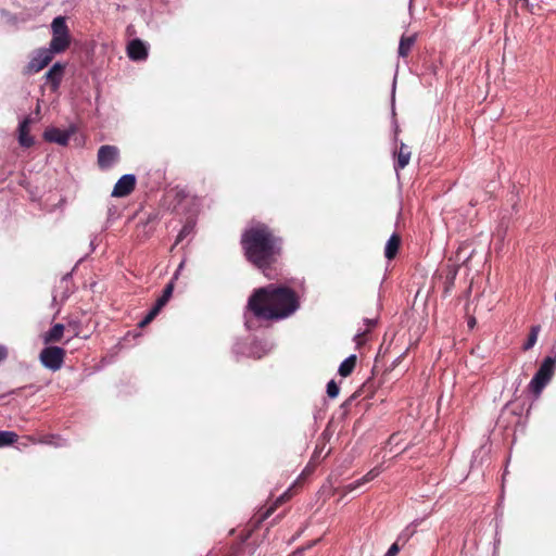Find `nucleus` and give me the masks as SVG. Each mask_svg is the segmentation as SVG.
Segmentation results:
<instances>
[{
  "label": "nucleus",
  "instance_id": "obj_10",
  "mask_svg": "<svg viewBox=\"0 0 556 556\" xmlns=\"http://www.w3.org/2000/svg\"><path fill=\"white\" fill-rule=\"evenodd\" d=\"M43 139L48 142H54L60 146H66L70 140V132L59 128H47L43 132Z\"/></svg>",
  "mask_w": 556,
  "mask_h": 556
},
{
  "label": "nucleus",
  "instance_id": "obj_28",
  "mask_svg": "<svg viewBox=\"0 0 556 556\" xmlns=\"http://www.w3.org/2000/svg\"><path fill=\"white\" fill-rule=\"evenodd\" d=\"M8 357V349L7 346L0 344V363L5 361Z\"/></svg>",
  "mask_w": 556,
  "mask_h": 556
},
{
  "label": "nucleus",
  "instance_id": "obj_3",
  "mask_svg": "<svg viewBox=\"0 0 556 556\" xmlns=\"http://www.w3.org/2000/svg\"><path fill=\"white\" fill-rule=\"evenodd\" d=\"M52 38L50 45L53 51L65 52L72 42L70 28L64 16H56L51 23Z\"/></svg>",
  "mask_w": 556,
  "mask_h": 556
},
{
  "label": "nucleus",
  "instance_id": "obj_11",
  "mask_svg": "<svg viewBox=\"0 0 556 556\" xmlns=\"http://www.w3.org/2000/svg\"><path fill=\"white\" fill-rule=\"evenodd\" d=\"M410 149L407 144L401 142L397 151L394 152V156H395V163H394V169L397 172V170H401L403 168H405L408 163H409V160H410Z\"/></svg>",
  "mask_w": 556,
  "mask_h": 556
},
{
  "label": "nucleus",
  "instance_id": "obj_29",
  "mask_svg": "<svg viewBox=\"0 0 556 556\" xmlns=\"http://www.w3.org/2000/svg\"><path fill=\"white\" fill-rule=\"evenodd\" d=\"M175 193H176V198H177L179 201H180V200H182V199H185V198H186V195H187V194H186V192H185V190H175Z\"/></svg>",
  "mask_w": 556,
  "mask_h": 556
},
{
  "label": "nucleus",
  "instance_id": "obj_6",
  "mask_svg": "<svg viewBox=\"0 0 556 556\" xmlns=\"http://www.w3.org/2000/svg\"><path fill=\"white\" fill-rule=\"evenodd\" d=\"M119 151L115 146H101L98 150V165L101 169H109L117 162Z\"/></svg>",
  "mask_w": 556,
  "mask_h": 556
},
{
  "label": "nucleus",
  "instance_id": "obj_4",
  "mask_svg": "<svg viewBox=\"0 0 556 556\" xmlns=\"http://www.w3.org/2000/svg\"><path fill=\"white\" fill-rule=\"evenodd\" d=\"M556 368L554 357L547 356L543 359L539 370L530 381L529 388L536 396L541 394L546 384L552 380Z\"/></svg>",
  "mask_w": 556,
  "mask_h": 556
},
{
  "label": "nucleus",
  "instance_id": "obj_7",
  "mask_svg": "<svg viewBox=\"0 0 556 556\" xmlns=\"http://www.w3.org/2000/svg\"><path fill=\"white\" fill-rule=\"evenodd\" d=\"M136 187V177L131 174L123 175L115 184L112 197L124 198L129 195Z\"/></svg>",
  "mask_w": 556,
  "mask_h": 556
},
{
  "label": "nucleus",
  "instance_id": "obj_2",
  "mask_svg": "<svg viewBox=\"0 0 556 556\" xmlns=\"http://www.w3.org/2000/svg\"><path fill=\"white\" fill-rule=\"evenodd\" d=\"M247 308L257 319L280 320L300 308V298L293 289L271 283L255 289L249 298Z\"/></svg>",
  "mask_w": 556,
  "mask_h": 556
},
{
  "label": "nucleus",
  "instance_id": "obj_9",
  "mask_svg": "<svg viewBox=\"0 0 556 556\" xmlns=\"http://www.w3.org/2000/svg\"><path fill=\"white\" fill-rule=\"evenodd\" d=\"M127 54L132 61H143L148 58V47L140 39H132L127 46Z\"/></svg>",
  "mask_w": 556,
  "mask_h": 556
},
{
  "label": "nucleus",
  "instance_id": "obj_20",
  "mask_svg": "<svg viewBox=\"0 0 556 556\" xmlns=\"http://www.w3.org/2000/svg\"><path fill=\"white\" fill-rule=\"evenodd\" d=\"M173 291H174V282L170 281L165 286L162 295L156 300L155 304L159 307L163 308L167 304L169 299L172 298Z\"/></svg>",
  "mask_w": 556,
  "mask_h": 556
},
{
  "label": "nucleus",
  "instance_id": "obj_5",
  "mask_svg": "<svg viewBox=\"0 0 556 556\" xmlns=\"http://www.w3.org/2000/svg\"><path fill=\"white\" fill-rule=\"evenodd\" d=\"M66 352L64 349L55 345L46 346L39 354L41 364L51 371H58L62 368Z\"/></svg>",
  "mask_w": 556,
  "mask_h": 556
},
{
  "label": "nucleus",
  "instance_id": "obj_18",
  "mask_svg": "<svg viewBox=\"0 0 556 556\" xmlns=\"http://www.w3.org/2000/svg\"><path fill=\"white\" fill-rule=\"evenodd\" d=\"M458 273V266L448 265L446 267V274L444 279V295H447L453 289Z\"/></svg>",
  "mask_w": 556,
  "mask_h": 556
},
{
  "label": "nucleus",
  "instance_id": "obj_24",
  "mask_svg": "<svg viewBox=\"0 0 556 556\" xmlns=\"http://www.w3.org/2000/svg\"><path fill=\"white\" fill-rule=\"evenodd\" d=\"M161 307H159L156 304L153 305V307L149 311V313L146 315V317L138 324L139 327L143 328L147 325H149L161 312Z\"/></svg>",
  "mask_w": 556,
  "mask_h": 556
},
{
  "label": "nucleus",
  "instance_id": "obj_17",
  "mask_svg": "<svg viewBox=\"0 0 556 556\" xmlns=\"http://www.w3.org/2000/svg\"><path fill=\"white\" fill-rule=\"evenodd\" d=\"M417 40V35L405 36L403 35L400 39L399 55L401 58H407Z\"/></svg>",
  "mask_w": 556,
  "mask_h": 556
},
{
  "label": "nucleus",
  "instance_id": "obj_8",
  "mask_svg": "<svg viewBox=\"0 0 556 556\" xmlns=\"http://www.w3.org/2000/svg\"><path fill=\"white\" fill-rule=\"evenodd\" d=\"M65 72V64L56 62L45 74L46 84L50 86L52 91L58 90Z\"/></svg>",
  "mask_w": 556,
  "mask_h": 556
},
{
  "label": "nucleus",
  "instance_id": "obj_22",
  "mask_svg": "<svg viewBox=\"0 0 556 556\" xmlns=\"http://www.w3.org/2000/svg\"><path fill=\"white\" fill-rule=\"evenodd\" d=\"M540 332V326H532L530 329V333L528 336L527 342L523 344V350L528 351L533 348V345L536 343L538 334Z\"/></svg>",
  "mask_w": 556,
  "mask_h": 556
},
{
  "label": "nucleus",
  "instance_id": "obj_21",
  "mask_svg": "<svg viewBox=\"0 0 556 556\" xmlns=\"http://www.w3.org/2000/svg\"><path fill=\"white\" fill-rule=\"evenodd\" d=\"M17 440V434L13 431L0 430V447L13 444Z\"/></svg>",
  "mask_w": 556,
  "mask_h": 556
},
{
  "label": "nucleus",
  "instance_id": "obj_31",
  "mask_svg": "<svg viewBox=\"0 0 556 556\" xmlns=\"http://www.w3.org/2000/svg\"><path fill=\"white\" fill-rule=\"evenodd\" d=\"M366 321V325L368 326V328L370 327H374L376 325V320L375 319H365Z\"/></svg>",
  "mask_w": 556,
  "mask_h": 556
},
{
  "label": "nucleus",
  "instance_id": "obj_16",
  "mask_svg": "<svg viewBox=\"0 0 556 556\" xmlns=\"http://www.w3.org/2000/svg\"><path fill=\"white\" fill-rule=\"evenodd\" d=\"M65 326L55 324L49 331L42 334V340L46 344L60 342L63 338Z\"/></svg>",
  "mask_w": 556,
  "mask_h": 556
},
{
  "label": "nucleus",
  "instance_id": "obj_32",
  "mask_svg": "<svg viewBox=\"0 0 556 556\" xmlns=\"http://www.w3.org/2000/svg\"><path fill=\"white\" fill-rule=\"evenodd\" d=\"M273 510H274V508H273V507H271V508H269V509H267V511H266V513L264 514V516H263V519L267 518V517L273 513Z\"/></svg>",
  "mask_w": 556,
  "mask_h": 556
},
{
  "label": "nucleus",
  "instance_id": "obj_25",
  "mask_svg": "<svg viewBox=\"0 0 556 556\" xmlns=\"http://www.w3.org/2000/svg\"><path fill=\"white\" fill-rule=\"evenodd\" d=\"M339 387L334 380H330L327 384V395L331 399H334L339 394Z\"/></svg>",
  "mask_w": 556,
  "mask_h": 556
},
{
  "label": "nucleus",
  "instance_id": "obj_26",
  "mask_svg": "<svg viewBox=\"0 0 556 556\" xmlns=\"http://www.w3.org/2000/svg\"><path fill=\"white\" fill-rule=\"evenodd\" d=\"M402 539V535L397 539L396 542H394L390 548L388 549V552L384 554V556H396L400 552V545H399V541Z\"/></svg>",
  "mask_w": 556,
  "mask_h": 556
},
{
  "label": "nucleus",
  "instance_id": "obj_27",
  "mask_svg": "<svg viewBox=\"0 0 556 556\" xmlns=\"http://www.w3.org/2000/svg\"><path fill=\"white\" fill-rule=\"evenodd\" d=\"M367 332L368 331L366 330L355 336L354 341L358 348L367 341Z\"/></svg>",
  "mask_w": 556,
  "mask_h": 556
},
{
  "label": "nucleus",
  "instance_id": "obj_34",
  "mask_svg": "<svg viewBox=\"0 0 556 556\" xmlns=\"http://www.w3.org/2000/svg\"><path fill=\"white\" fill-rule=\"evenodd\" d=\"M475 323H476L475 319L470 320L469 326L472 327Z\"/></svg>",
  "mask_w": 556,
  "mask_h": 556
},
{
  "label": "nucleus",
  "instance_id": "obj_30",
  "mask_svg": "<svg viewBox=\"0 0 556 556\" xmlns=\"http://www.w3.org/2000/svg\"><path fill=\"white\" fill-rule=\"evenodd\" d=\"M34 67H35V59L30 60L28 65L26 66V74H30Z\"/></svg>",
  "mask_w": 556,
  "mask_h": 556
},
{
  "label": "nucleus",
  "instance_id": "obj_19",
  "mask_svg": "<svg viewBox=\"0 0 556 556\" xmlns=\"http://www.w3.org/2000/svg\"><path fill=\"white\" fill-rule=\"evenodd\" d=\"M356 362H357L356 355H351L348 358H345L339 366V370H338L339 375L342 377H349L355 369Z\"/></svg>",
  "mask_w": 556,
  "mask_h": 556
},
{
  "label": "nucleus",
  "instance_id": "obj_15",
  "mask_svg": "<svg viewBox=\"0 0 556 556\" xmlns=\"http://www.w3.org/2000/svg\"><path fill=\"white\" fill-rule=\"evenodd\" d=\"M401 236L399 233H393L390 239L387 241V244L384 247V256L388 260H393L400 250L401 247Z\"/></svg>",
  "mask_w": 556,
  "mask_h": 556
},
{
  "label": "nucleus",
  "instance_id": "obj_13",
  "mask_svg": "<svg viewBox=\"0 0 556 556\" xmlns=\"http://www.w3.org/2000/svg\"><path fill=\"white\" fill-rule=\"evenodd\" d=\"M31 118L26 117L21 122L18 126V142L22 147H30L33 144V138L29 136Z\"/></svg>",
  "mask_w": 556,
  "mask_h": 556
},
{
  "label": "nucleus",
  "instance_id": "obj_23",
  "mask_svg": "<svg viewBox=\"0 0 556 556\" xmlns=\"http://www.w3.org/2000/svg\"><path fill=\"white\" fill-rule=\"evenodd\" d=\"M161 307H159L156 304L153 305V307L149 311V313L146 315V317L138 324L139 327L143 328L147 325H149L161 312Z\"/></svg>",
  "mask_w": 556,
  "mask_h": 556
},
{
  "label": "nucleus",
  "instance_id": "obj_12",
  "mask_svg": "<svg viewBox=\"0 0 556 556\" xmlns=\"http://www.w3.org/2000/svg\"><path fill=\"white\" fill-rule=\"evenodd\" d=\"M382 471V468L381 466H376L374 467L372 469H370L364 477H362L361 479H358L357 481L353 482V483H350V484H346L344 486V492L348 493V492H352L354 491L355 489H357L358 486L363 485L364 483L366 482H369L371 480H374L375 478H377Z\"/></svg>",
  "mask_w": 556,
  "mask_h": 556
},
{
  "label": "nucleus",
  "instance_id": "obj_1",
  "mask_svg": "<svg viewBox=\"0 0 556 556\" xmlns=\"http://www.w3.org/2000/svg\"><path fill=\"white\" fill-rule=\"evenodd\" d=\"M240 245L245 260L262 274L274 279L283 252V239L269 225L252 223L241 235Z\"/></svg>",
  "mask_w": 556,
  "mask_h": 556
},
{
  "label": "nucleus",
  "instance_id": "obj_14",
  "mask_svg": "<svg viewBox=\"0 0 556 556\" xmlns=\"http://www.w3.org/2000/svg\"><path fill=\"white\" fill-rule=\"evenodd\" d=\"M60 53L61 52L53 51L51 46L47 49L37 50V72L48 66L54 55Z\"/></svg>",
  "mask_w": 556,
  "mask_h": 556
},
{
  "label": "nucleus",
  "instance_id": "obj_33",
  "mask_svg": "<svg viewBox=\"0 0 556 556\" xmlns=\"http://www.w3.org/2000/svg\"><path fill=\"white\" fill-rule=\"evenodd\" d=\"M185 230H186V228H184V229L179 232L178 238H177V242L182 238V236H184V233H185Z\"/></svg>",
  "mask_w": 556,
  "mask_h": 556
}]
</instances>
